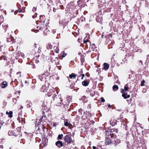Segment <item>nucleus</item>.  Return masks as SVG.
<instances>
[{
	"label": "nucleus",
	"instance_id": "nucleus-1",
	"mask_svg": "<svg viewBox=\"0 0 149 149\" xmlns=\"http://www.w3.org/2000/svg\"><path fill=\"white\" fill-rule=\"evenodd\" d=\"M21 127H19L17 128L14 131L9 130L8 132V134L9 136H14L15 137H20L22 136V133L21 131Z\"/></svg>",
	"mask_w": 149,
	"mask_h": 149
},
{
	"label": "nucleus",
	"instance_id": "nucleus-2",
	"mask_svg": "<svg viewBox=\"0 0 149 149\" xmlns=\"http://www.w3.org/2000/svg\"><path fill=\"white\" fill-rule=\"evenodd\" d=\"M105 132L106 135L107 136H110L111 138L115 139L116 137L117 134L118 133V130L117 129L113 128L111 129L109 131L106 130Z\"/></svg>",
	"mask_w": 149,
	"mask_h": 149
},
{
	"label": "nucleus",
	"instance_id": "nucleus-3",
	"mask_svg": "<svg viewBox=\"0 0 149 149\" xmlns=\"http://www.w3.org/2000/svg\"><path fill=\"white\" fill-rule=\"evenodd\" d=\"M120 142V140L118 139L115 140V139L112 138L111 139L109 137H106L105 140V144L106 145H111L112 144H114L115 146L117 145L118 143Z\"/></svg>",
	"mask_w": 149,
	"mask_h": 149
},
{
	"label": "nucleus",
	"instance_id": "nucleus-4",
	"mask_svg": "<svg viewBox=\"0 0 149 149\" xmlns=\"http://www.w3.org/2000/svg\"><path fill=\"white\" fill-rule=\"evenodd\" d=\"M69 102L67 98L62 99L60 98V102L57 103L56 105L58 106H61L63 105L64 107H67L69 105Z\"/></svg>",
	"mask_w": 149,
	"mask_h": 149
},
{
	"label": "nucleus",
	"instance_id": "nucleus-5",
	"mask_svg": "<svg viewBox=\"0 0 149 149\" xmlns=\"http://www.w3.org/2000/svg\"><path fill=\"white\" fill-rule=\"evenodd\" d=\"M129 89V86L128 84H126L125 85L124 87V89H121V92L122 93V96L124 99H126L130 97V95H127V93L125 92V91H127Z\"/></svg>",
	"mask_w": 149,
	"mask_h": 149
},
{
	"label": "nucleus",
	"instance_id": "nucleus-6",
	"mask_svg": "<svg viewBox=\"0 0 149 149\" xmlns=\"http://www.w3.org/2000/svg\"><path fill=\"white\" fill-rule=\"evenodd\" d=\"M71 135H67L65 136L64 138V140L65 142L67 143L68 144H70L72 142V140L71 138Z\"/></svg>",
	"mask_w": 149,
	"mask_h": 149
},
{
	"label": "nucleus",
	"instance_id": "nucleus-7",
	"mask_svg": "<svg viewBox=\"0 0 149 149\" xmlns=\"http://www.w3.org/2000/svg\"><path fill=\"white\" fill-rule=\"evenodd\" d=\"M47 138L45 137H43L42 139V143L40 145V147L42 148L44 147L47 145V140H46Z\"/></svg>",
	"mask_w": 149,
	"mask_h": 149
},
{
	"label": "nucleus",
	"instance_id": "nucleus-8",
	"mask_svg": "<svg viewBox=\"0 0 149 149\" xmlns=\"http://www.w3.org/2000/svg\"><path fill=\"white\" fill-rule=\"evenodd\" d=\"M42 114H44V116H47V117H50L51 116V113L49 109L47 111L43 112Z\"/></svg>",
	"mask_w": 149,
	"mask_h": 149
},
{
	"label": "nucleus",
	"instance_id": "nucleus-9",
	"mask_svg": "<svg viewBox=\"0 0 149 149\" xmlns=\"http://www.w3.org/2000/svg\"><path fill=\"white\" fill-rule=\"evenodd\" d=\"M35 56L36 57V59L35 60V63H38L41 60V56L40 54H35Z\"/></svg>",
	"mask_w": 149,
	"mask_h": 149
},
{
	"label": "nucleus",
	"instance_id": "nucleus-10",
	"mask_svg": "<svg viewBox=\"0 0 149 149\" xmlns=\"http://www.w3.org/2000/svg\"><path fill=\"white\" fill-rule=\"evenodd\" d=\"M55 145L58 147V148H60L63 146V144L62 141H58L56 142Z\"/></svg>",
	"mask_w": 149,
	"mask_h": 149
},
{
	"label": "nucleus",
	"instance_id": "nucleus-11",
	"mask_svg": "<svg viewBox=\"0 0 149 149\" xmlns=\"http://www.w3.org/2000/svg\"><path fill=\"white\" fill-rule=\"evenodd\" d=\"M8 84L6 81H3L1 83V87L2 88H5L8 87Z\"/></svg>",
	"mask_w": 149,
	"mask_h": 149
},
{
	"label": "nucleus",
	"instance_id": "nucleus-12",
	"mask_svg": "<svg viewBox=\"0 0 149 149\" xmlns=\"http://www.w3.org/2000/svg\"><path fill=\"white\" fill-rule=\"evenodd\" d=\"M47 116H44V114H42V117L39 120L40 122L41 123L42 121L46 122V121L47 120Z\"/></svg>",
	"mask_w": 149,
	"mask_h": 149
},
{
	"label": "nucleus",
	"instance_id": "nucleus-13",
	"mask_svg": "<svg viewBox=\"0 0 149 149\" xmlns=\"http://www.w3.org/2000/svg\"><path fill=\"white\" fill-rule=\"evenodd\" d=\"M54 54L53 51H51L50 53V58L51 61L52 63H53L54 58Z\"/></svg>",
	"mask_w": 149,
	"mask_h": 149
},
{
	"label": "nucleus",
	"instance_id": "nucleus-14",
	"mask_svg": "<svg viewBox=\"0 0 149 149\" xmlns=\"http://www.w3.org/2000/svg\"><path fill=\"white\" fill-rule=\"evenodd\" d=\"M55 92L52 89H50L49 91L47 93V95L48 97H50L52 96V95H53L55 94Z\"/></svg>",
	"mask_w": 149,
	"mask_h": 149
},
{
	"label": "nucleus",
	"instance_id": "nucleus-15",
	"mask_svg": "<svg viewBox=\"0 0 149 149\" xmlns=\"http://www.w3.org/2000/svg\"><path fill=\"white\" fill-rule=\"evenodd\" d=\"M54 58L53 62H54L55 63L56 65H58L59 64V61L60 60L59 59V57H56Z\"/></svg>",
	"mask_w": 149,
	"mask_h": 149
},
{
	"label": "nucleus",
	"instance_id": "nucleus-16",
	"mask_svg": "<svg viewBox=\"0 0 149 149\" xmlns=\"http://www.w3.org/2000/svg\"><path fill=\"white\" fill-rule=\"evenodd\" d=\"M68 119H65L64 121V125L65 126L68 127L72 126V125L71 123L68 122Z\"/></svg>",
	"mask_w": 149,
	"mask_h": 149
},
{
	"label": "nucleus",
	"instance_id": "nucleus-17",
	"mask_svg": "<svg viewBox=\"0 0 149 149\" xmlns=\"http://www.w3.org/2000/svg\"><path fill=\"white\" fill-rule=\"evenodd\" d=\"M90 81L88 80V81L85 80L82 82V84L84 86H87L89 83Z\"/></svg>",
	"mask_w": 149,
	"mask_h": 149
},
{
	"label": "nucleus",
	"instance_id": "nucleus-18",
	"mask_svg": "<svg viewBox=\"0 0 149 149\" xmlns=\"http://www.w3.org/2000/svg\"><path fill=\"white\" fill-rule=\"evenodd\" d=\"M117 120L113 119H111L110 121V124L112 126H113L116 124Z\"/></svg>",
	"mask_w": 149,
	"mask_h": 149
},
{
	"label": "nucleus",
	"instance_id": "nucleus-19",
	"mask_svg": "<svg viewBox=\"0 0 149 149\" xmlns=\"http://www.w3.org/2000/svg\"><path fill=\"white\" fill-rule=\"evenodd\" d=\"M109 67V65L107 63H104L103 64V69H104L105 70H107L108 69Z\"/></svg>",
	"mask_w": 149,
	"mask_h": 149
},
{
	"label": "nucleus",
	"instance_id": "nucleus-20",
	"mask_svg": "<svg viewBox=\"0 0 149 149\" xmlns=\"http://www.w3.org/2000/svg\"><path fill=\"white\" fill-rule=\"evenodd\" d=\"M40 22L42 24H44L45 20V16L42 15H40Z\"/></svg>",
	"mask_w": 149,
	"mask_h": 149
},
{
	"label": "nucleus",
	"instance_id": "nucleus-21",
	"mask_svg": "<svg viewBox=\"0 0 149 149\" xmlns=\"http://www.w3.org/2000/svg\"><path fill=\"white\" fill-rule=\"evenodd\" d=\"M41 91L42 92H44L47 91V88L45 85H43L40 88Z\"/></svg>",
	"mask_w": 149,
	"mask_h": 149
},
{
	"label": "nucleus",
	"instance_id": "nucleus-22",
	"mask_svg": "<svg viewBox=\"0 0 149 149\" xmlns=\"http://www.w3.org/2000/svg\"><path fill=\"white\" fill-rule=\"evenodd\" d=\"M45 27L46 28L44 30V33L46 35H47L48 34H49L50 33V31L49 30H48V29L46 27V24Z\"/></svg>",
	"mask_w": 149,
	"mask_h": 149
},
{
	"label": "nucleus",
	"instance_id": "nucleus-23",
	"mask_svg": "<svg viewBox=\"0 0 149 149\" xmlns=\"http://www.w3.org/2000/svg\"><path fill=\"white\" fill-rule=\"evenodd\" d=\"M77 77V75L74 73H72L71 74H69V77L72 79V78H75Z\"/></svg>",
	"mask_w": 149,
	"mask_h": 149
},
{
	"label": "nucleus",
	"instance_id": "nucleus-24",
	"mask_svg": "<svg viewBox=\"0 0 149 149\" xmlns=\"http://www.w3.org/2000/svg\"><path fill=\"white\" fill-rule=\"evenodd\" d=\"M6 118L4 119V121L1 120V126H6V120H5Z\"/></svg>",
	"mask_w": 149,
	"mask_h": 149
},
{
	"label": "nucleus",
	"instance_id": "nucleus-25",
	"mask_svg": "<svg viewBox=\"0 0 149 149\" xmlns=\"http://www.w3.org/2000/svg\"><path fill=\"white\" fill-rule=\"evenodd\" d=\"M54 52L57 53H58L59 52V49L57 46H54L53 47Z\"/></svg>",
	"mask_w": 149,
	"mask_h": 149
},
{
	"label": "nucleus",
	"instance_id": "nucleus-26",
	"mask_svg": "<svg viewBox=\"0 0 149 149\" xmlns=\"http://www.w3.org/2000/svg\"><path fill=\"white\" fill-rule=\"evenodd\" d=\"M13 112L11 111H10L8 112V111H7L6 112V114H8V116L10 118H12L13 117Z\"/></svg>",
	"mask_w": 149,
	"mask_h": 149
},
{
	"label": "nucleus",
	"instance_id": "nucleus-27",
	"mask_svg": "<svg viewBox=\"0 0 149 149\" xmlns=\"http://www.w3.org/2000/svg\"><path fill=\"white\" fill-rule=\"evenodd\" d=\"M49 108H47V106H44L42 108V112L45 111H47L49 110Z\"/></svg>",
	"mask_w": 149,
	"mask_h": 149
},
{
	"label": "nucleus",
	"instance_id": "nucleus-28",
	"mask_svg": "<svg viewBox=\"0 0 149 149\" xmlns=\"http://www.w3.org/2000/svg\"><path fill=\"white\" fill-rule=\"evenodd\" d=\"M83 3V1L82 0H79L77 1L78 5L79 7L81 6Z\"/></svg>",
	"mask_w": 149,
	"mask_h": 149
},
{
	"label": "nucleus",
	"instance_id": "nucleus-29",
	"mask_svg": "<svg viewBox=\"0 0 149 149\" xmlns=\"http://www.w3.org/2000/svg\"><path fill=\"white\" fill-rule=\"evenodd\" d=\"M118 87L117 85H114L113 86L112 88L114 91H116L118 89Z\"/></svg>",
	"mask_w": 149,
	"mask_h": 149
},
{
	"label": "nucleus",
	"instance_id": "nucleus-30",
	"mask_svg": "<svg viewBox=\"0 0 149 149\" xmlns=\"http://www.w3.org/2000/svg\"><path fill=\"white\" fill-rule=\"evenodd\" d=\"M3 29L4 30V32H6V31L7 30V28L8 27L7 25L5 24H3L2 25Z\"/></svg>",
	"mask_w": 149,
	"mask_h": 149
},
{
	"label": "nucleus",
	"instance_id": "nucleus-31",
	"mask_svg": "<svg viewBox=\"0 0 149 149\" xmlns=\"http://www.w3.org/2000/svg\"><path fill=\"white\" fill-rule=\"evenodd\" d=\"M53 47L52 45L50 43H48L47 45V47L48 49H51Z\"/></svg>",
	"mask_w": 149,
	"mask_h": 149
},
{
	"label": "nucleus",
	"instance_id": "nucleus-32",
	"mask_svg": "<svg viewBox=\"0 0 149 149\" xmlns=\"http://www.w3.org/2000/svg\"><path fill=\"white\" fill-rule=\"evenodd\" d=\"M63 135L62 134H59L58 136V137L57 138V139L58 140H62L63 138Z\"/></svg>",
	"mask_w": 149,
	"mask_h": 149
},
{
	"label": "nucleus",
	"instance_id": "nucleus-33",
	"mask_svg": "<svg viewBox=\"0 0 149 149\" xmlns=\"http://www.w3.org/2000/svg\"><path fill=\"white\" fill-rule=\"evenodd\" d=\"M83 73V70L82 69H81L80 71L79 72V75H78V77H80L81 75L82 74V73Z\"/></svg>",
	"mask_w": 149,
	"mask_h": 149
},
{
	"label": "nucleus",
	"instance_id": "nucleus-34",
	"mask_svg": "<svg viewBox=\"0 0 149 149\" xmlns=\"http://www.w3.org/2000/svg\"><path fill=\"white\" fill-rule=\"evenodd\" d=\"M67 53H65L64 52H62L60 54V55L61 56V57L62 58H63L65 57V56L67 55Z\"/></svg>",
	"mask_w": 149,
	"mask_h": 149
},
{
	"label": "nucleus",
	"instance_id": "nucleus-35",
	"mask_svg": "<svg viewBox=\"0 0 149 149\" xmlns=\"http://www.w3.org/2000/svg\"><path fill=\"white\" fill-rule=\"evenodd\" d=\"M45 26L44 25V24L40 25V26L39 30L40 31H42L43 30V29L45 28Z\"/></svg>",
	"mask_w": 149,
	"mask_h": 149
},
{
	"label": "nucleus",
	"instance_id": "nucleus-36",
	"mask_svg": "<svg viewBox=\"0 0 149 149\" xmlns=\"http://www.w3.org/2000/svg\"><path fill=\"white\" fill-rule=\"evenodd\" d=\"M36 86L34 85L33 86H32L30 88V90L31 91H34L35 89Z\"/></svg>",
	"mask_w": 149,
	"mask_h": 149
},
{
	"label": "nucleus",
	"instance_id": "nucleus-37",
	"mask_svg": "<svg viewBox=\"0 0 149 149\" xmlns=\"http://www.w3.org/2000/svg\"><path fill=\"white\" fill-rule=\"evenodd\" d=\"M90 95L92 97L95 94V92L93 91H90Z\"/></svg>",
	"mask_w": 149,
	"mask_h": 149
},
{
	"label": "nucleus",
	"instance_id": "nucleus-38",
	"mask_svg": "<svg viewBox=\"0 0 149 149\" xmlns=\"http://www.w3.org/2000/svg\"><path fill=\"white\" fill-rule=\"evenodd\" d=\"M80 60L82 64H83L84 61V58L83 56H81Z\"/></svg>",
	"mask_w": 149,
	"mask_h": 149
},
{
	"label": "nucleus",
	"instance_id": "nucleus-39",
	"mask_svg": "<svg viewBox=\"0 0 149 149\" xmlns=\"http://www.w3.org/2000/svg\"><path fill=\"white\" fill-rule=\"evenodd\" d=\"M43 75L48 76L49 75H50L49 72H48V70H47L46 72H45L43 73Z\"/></svg>",
	"mask_w": 149,
	"mask_h": 149
},
{
	"label": "nucleus",
	"instance_id": "nucleus-40",
	"mask_svg": "<svg viewBox=\"0 0 149 149\" xmlns=\"http://www.w3.org/2000/svg\"><path fill=\"white\" fill-rule=\"evenodd\" d=\"M3 59L4 60L6 61L7 60V59L6 56H1V60Z\"/></svg>",
	"mask_w": 149,
	"mask_h": 149
},
{
	"label": "nucleus",
	"instance_id": "nucleus-41",
	"mask_svg": "<svg viewBox=\"0 0 149 149\" xmlns=\"http://www.w3.org/2000/svg\"><path fill=\"white\" fill-rule=\"evenodd\" d=\"M90 44L91 46V45H93V46L91 48L94 50L96 48L95 44L94 43H93L92 44L91 42H90Z\"/></svg>",
	"mask_w": 149,
	"mask_h": 149
},
{
	"label": "nucleus",
	"instance_id": "nucleus-42",
	"mask_svg": "<svg viewBox=\"0 0 149 149\" xmlns=\"http://www.w3.org/2000/svg\"><path fill=\"white\" fill-rule=\"evenodd\" d=\"M74 5V2L73 1H71L69 3H68V6H69V7H70L71 6H72Z\"/></svg>",
	"mask_w": 149,
	"mask_h": 149
},
{
	"label": "nucleus",
	"instance_id": "nucleus-43",
	"mask_svg": "<svg viewBox=\"0 0 149 149\" xmlns=\"http://www.w3.org/2000/svg\"><path fill=\"white\" fill-rule=\"evenodd\" d=\"M134 141L136 142V143L137 144L139 143V140L138 139V137H136V138L134 140Z\"/></svg>",
	"mask_w": 149,
	"mask_h": 149
},
{
	"label": "nucleus",
	"instance_id": "nucleus-44",
	"mask_svg": "<svg viewBox=\"0 0 149 149\" xmlns=\"http://www.w3.org/2000/svg\"><path fill=\"white\" fill-rule=\"evenodd\" d=\"M87 98V97L85 96H82L81 98V99L82 101H84V100H86Z\"/></svg>",
	"mask_w": 149,
	"mask_h": 149
},
{
	"label": "nucleus",
	"instance_id": "nucleus-45",
	"mask_svg": "<svg viewBox=\"0 0 149 149\" xmlns=\"http://www.w3.org/2000/svg\"><path fill=\"white\" fill-rule=\"evenodd\" d=\"M12 39L10 37L9 38H7V41L8 42H11L12 41Z\"/></svg>",
	"mask_w": 149,
	"mask_h": 149
},
{
	"label": "nucleus",
	"instance_id": "nucleus-46",
	"mask_svg": "<svg viewBox=\"0 0 149 149\" xmlns=\"http://www.w3.org/2000/svg\"><path fill=\"white\" fill-rule=\"evenodd\" d=\"M38 52H37L36 53V54L38 53V54H39V53H40V52H41V48L40 47H39V48L38 49Z\"/></svg>",
	"mask_w": 149,
	"mask_h": 149
},
{
	"label": "nucleus",
	"instance_id": "nucleus-47",
	"mask_svg": "<svg viewBox=\"0 0 149 149\" xmlns=\"http://www.w3.org/2000/svg\"><path fill=\"white\" fill-rule=\"evenodd\" d=\"M145 82V81L144 80H143L142 81H141V86H144L145 85V84H144V83Z\"/></svg>",
	"mask_w": 149,
	"mask_h": 149
},
{
	"label": "nucleus",
	"instance_id": "nucleus-48",
	"mask_svg": "<svg viewBox=\"0 0 149 149\" xmlns=\"http://www.w3.org/2000/svg\"><path fill=\"white\" fill-rule=\"evenodd\" d=\"M13 101L15 104H16L17 103V100L16 98H13Z\"/></svg>",
	"mask_w": 149,
	"mask_h": 149
},
{
	"label": "nucleus",
	"instance_id": "nucleus-49",
	"mask_svg": "<svg viewBox=\"0 0 149 149\" xmlns=\"http://www.w3.org/2000/svg\"><path fill=\"white\" fill-rule=\"evenodd\" d=\"M100 99H101V102H105V100L103 97H101Z\"/></svg>",
	"mask_w": 149,
	"mask_h": 149
},
{
	"label": "nucleus",
	"instance_id": "nucleus-50",
	"mask_svg": "<svg viewBox=\"0 0 149 149\" xmlns=\"http://www.w3.org/2000/svg\"><path fill=\"white\" fill-rule=\"evenodd\" d=\"M74 84H74H72V85H71L70 86V87L72 89L73 88L74 86Z\"/></svg>",
	"mask_w": 149,
	"mask_h": 149
},
{
	"label": "nucleus",
	"instance_id": "nucleus-51",
	"mask_svg": "<svg viewBox=\"0 0 149 149\" xmlns=\"http://www.w3.org/2000/svg\"><path fill=\"white\" fill-rule=\"evenodd\" d=\"M22 118H20L19 117H18L17 118V120L19 121V123H21V119L22 120Z\"/></svg>",
	"mask_w": 149,
	"mask_h": 149
},
{
	"label": "nucleus",
	"instance_id": "nucleus-52",
	"mask_svg": "<svg viewBox=\"0 0 149 149\" xmlns=\"http://www.w3.org/2000/svg\"><path fill=\"white\" fill-rule=\"evenodd\" d=\"M37 14L36 13H35V14L32 17L33 18H34L37 17Z\"/></svg>",
	"mask_w": 149,
	"mask_h": 149
},
{
	"label": "nucleus",
	"instance_id": "nucleus-53",
	"mask_svg": "<svg viewBox=\"0 0 149 149\" xmlns=\"http://www.w3.org/2000/svg\"><path fill=\"white\" fill-rule=\"evenodd\" d=\"M36 7H33V8L32 9V11H33L34 12L35 11H36Z\"/></svg>",
	"mask_w": 149,
	"mask_h": 149
},
{
	"label": "nucleus",
	"instance_id": "nucleus-54",
	"mask_svg": "<svg viewBox=\"0 0 149 149\" xmlns=\"http://www.w3.org/2000/svg\"><path fill=\"white\" fill-rule=\"evenodd\" d=\"M37 29L36 30V31H37V32H38L39 31V29H40V26H37L36 27Z\"/></svg>",
	"mask_w": 149,
	"mask_h": 149
},
{
	"label": "nucleus",
	"instance_id": "nucleus-55",
	"mask_svg": "<svg viewBox=\"0 0 149 149\" xmlns=\"http://www.w3.org/2000/svg\"><path fill=\"white\" fill-rule=\"evenodd\" d=\"M81 76H82V77H81V79H84V76H85V74H83V73H82V75H81Z\"/></svg>",
	"mask_w": 149,
	"mask_h": 149
},
{
	"label": "nucleus",
	"instance_id": "nucleus-56",
	"mask_svg": "<svg viewBox=\"0 0 149 149\" xmlns=\"http://www.w3.org/2000/svg\"><path fill=\"white\" fill-rule=\"evenodd\" d=\"M17 11L18 12L20 13L21 12L22 10L20 8H19L18 10H17Z\"/></svg>",
	"mask_w": 149,
	"mask_h": 149
},
{
	"label": "nucleus",
	"instance_id": "nucleus-57",
	"mask_svg": "<svg viewBox=\"0 0 149 149\" xmlns=\"http://www.w3.org/2000/svg\"><path fill=\"white\" fill-rule=\"evenodd\" d=\"M87 114V113H84V117L85 116V118H88V117L86 116V115Z\"/></svg>",
	"mask_w": 149,
	"mask_h": 149
},
{
	"label": "nucleus",
	"instance_id": "nucleus-58",
	"mask_svg": "<svg viewBox=\"0 0 149 149\" xmlns=\"http://www.w3.org/2000/svg\"><path fill=\"white\" fill-rule=\"evenodd\" d=\"M84 44H86L87 42L86 41V38H85L84 40Z\"/></svg>",
	"mask_w": 149,
	"mask_h": 149
},
{
	"label": "nucleus",
	"instance_id": "nucleus-59",
	"mask_svg": "<svg viewBox=\"0 0 149 149\" xmlns=\"http://www.w3.org/2000/svg\"><path fill=\"white\" fill-rule=\"evenodd\" d=\"M87 107L88 108L91 109V105L90 104H89L88 105Z\"/></svg>",
	"mask_w": 149,
	"mask_h": 149
},
{
	"label": "nucleus",
	"instance_id": "nucleus-60",
	"mask_svg": "<svg viewBox=\"0 0 149 149\" xmlns=\"http://www.w3.org/2000/svg\"><path fill=\"white\" fill-rule=\"evenodd\" d=\"M81 149H85V147L84 146H82L81 147Z\"/></svg>",
	"mask_w": 149,
	"mask_h": 149
},
{
	"label": "nucleus",
	"instance_id": "nucleus-61",
	"mask_svg": "<svg viewBox=\"0 0 149 149\" xmlns=\"http://www.w3.org/2000/svg\"><path fill=\"white\" fill-rule=\"evenodd\" d=\"M53 11L54 12H56V9L55 8H53Z\"/></svg>",
	"mask_w": 149,
	"mask_h": 149
},
{
	"label": "nucleus",
	"instance_id": "nucleus-62",
	"mask_svg": "<svg viewBox=\"0 0 149 149\" xmlns=\"http://www.w3.org/2000/svg\"><path fill=\"white\" fill-rule=\"evenodd\" d=\"M62 149H67V147L66 146H64Z\"/></svg>",
	"mask_w": 149,
	"mask_h": 149
},
{
	"label": "nucleus",
	"instance_id": "nucleus-63",
	"mask_svg": "<svg viewBox=\"0 0 149 149\" xmlns=\"http://www.w3.org/2000/svg\"><path fill=\"white\" fill-rule=\"evenodd\" d=\"M18 12L17 11V10H16V11L14 12V14H15V15H16V14H17Z\"/></svg>",
	"mask_w": 149,
	"mask_h": 149
},
{
	"label": "nucleus",
	"instance_id": "nucleus-64",
	"mask_svg": "<svg viewBox=\"0 0 149 149\" xmlns=\"http://www.w3.org/2000/svg\"><path fill=\"white\" fill-rule=\"evenodd\" d=\"M96 147L95 146H93V149H96Z\"/></svg>",
	"mask_w": 149,
	"mask_h": 149
}]
</instances>
